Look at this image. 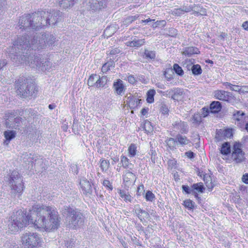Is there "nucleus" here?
I'll list each match as a JSON object with an SVG mask.
<instances>
[{
	"label": "nucleus",
	"instance_id": "32",
	"mask_svg": "<svg viewBox=\"0 0 248 248\" xmlns=\"http://www.w3.org/2000/svg\"><path fill=\"white\" fill-rule=\"evenodd\" d=\"M155 91L154 89L149 90L147 93L146 101L148 103H152L154 102V96Z\"/></svg>",
	"mask_w": 248,
	"mask_h": 248
},
{
	"label": "nucleus",
	"instance_id": "24",
	"mask_svg": "<svg viewBox=\"0 0 248 248\" xmlns=\"http://www.w3.org/2000/svg\"><path fill=\"white\" fill-rule=\"evenodd\" d=\"M123 179L124 182L129 183L136 179L135 175L129 171H125L123 175Z\"/></svg>",
	"mask_w": 248,
	"mask_h": 248
},
{
	"label": "nucleus",
	"instance_id": "37",
	"mask_svg": "<svg viewBox=\"0 0 248 248\" xmlns=\"http://www.w3.org/2000/svg\"><path fill=\"white\" fill-rule=\"evenodd\" d=\"M129 156L131 157H134L136 155L137 146L136 144H131L128 149Z\"/></svg>",
	"mask_w": 248,
	"mask_h": 248
},
{
	"label": "nucleus",
	"instance_id": "8",
	"mask_svg": "<svg viewBox=\"0 0 248 248\" xmlns=\"http://www.w3.org/2000/svg\"><path fill=\"white\" fill-rule=\"evenodd\" d=\"M241 147V144L239 142H235L233 145L232 157L236 163H240L245 159L244 153L243 152Z\"/></svg>",
	"mask_w": 248,
	"mask_h": 248
},
{
	"label": "nucleus",
	"instance_id": "27",
	"mask_svg": "<svg viewBox=\"0 0 248 248\" xmlns=\"http://www.w3.org/2000/svg\"><path fill=\"white\" fill-rule=\"evenodd\" d=\"M187 8V5H184L181 8H175L172 10L171 14L174 16H181V15H183L185 13H187V10L186 9Z\"/></svg>",
	"mask_w": 248,
	"mask_h": 248
},
{
	"label": "nucleus",
	"instance_id": "26",
	"mask_svg": "<svg viewBox=\"0 0 248 248\" xmlns=\"http://www.w3.org/2000/svg\"><path fill=\"white\" fill-rule=\"evenodd\" d=\"M222 108L221 103L219 101H213L210 106V109L212 113H217L220 111Z\"/></svg>",
	"mask_w": 248,
	"mask_h": 248
},
{
	"label": "nucleus",
	"instance_id": "56",
	"mask_svg": "<svg viewBox=\"0 0 248 248\" xmlns=\"http://www.w3.org/2000/svg\"><path fill=\"white\" fill-rule=\"evenodd\" d=\"M141 214H142V221H143V220L147 219L148 218H149L150 217L149 213L145 210L143 211Z\"/></svg>",
	"mask_w": 248,
	"mask_h": 248
},
{
	"label": "nucleus",
	"instance_id": "35",
	"mask_svg": "<svg viewBox=\"0 0 248 248\" xmlns=\"http://www.w3.org/2000/svg\"><path fill=\"white\" fill-rule=\"evenodd\" d=\"M98 76L96 74L91 75L88 80V85L90 87H96V80Z\"/></svg>",
	"mask_w": 248,
	"mask_h": 248
},
{
	"label": "nucleus",
	"instance_id": "16",
	"mask_svg": "<svg viewBox=\"0 0 248 248\" xmlns=\"http://www.w3.org/2000/svg\"><path fill=\"white\" fill-rule=\"evenodd\" d=\"M113 87L118 95H123L125 88L122 80L118 79L116 81H115L113 83Z\"/></svg>",
	"mask_w": 248,
	"mask_h": 248
},
{
	"label": "nucleus",
	"instance_id": "49",
	"mask_svg": "<svg viewBox=\"0 0 248 248\" xmlns=\"http://www.w3.org/2000/svg\"><path fill=\"white\" fill-rule=\"evenodd\" d=\"M182 189L183 191H185L186 194H192L194 189H192V187H189L187 185H183L182 186Z\"/></svg>",
	"mask_w": 248,
	"mask_h": 248
},
{
	"label": "nucleus",
	"instance_id": "43",
	"mask_svg": "<svg viewBox=\"0 0 248 248\" xmlns=\"http://www.w3.org/2000/svg\"><path fill=\"white\" fill-rule=\"evenodd\" d=\"M192 121L193 124L199 125L202 122V116L199 114H195L192 117Z\"/></svg>",
	"mask_w": 248,
	"mask_h": 248
},
{
	"label": "nucleus",
	"instance_id": "46",
	"mask_svg": "<svg viewBox=\"0 0 248 248\" xmlns=\"http://www.w3.org/2000/svg\"><path fill=\"white\" fill-rule=\"evenodd\" d=\"M173 70L179 76H182L184 74L182 68L177 63H175L173 65Z\"/></svg>",
	"mask_w": 248,
	"mask_h": 248
},
{
	"label": "nucleus",
	"instance_id": "4",
	"mask_svg": "<svg viewBox=\"0 0 248 248\" xmlns=\"http://www.w3.org/2000/svg\"><path fill=\"white\" fill-rule=\"evenodd\" d=\"M67 213L66 222L69 228L77 229L84 224V217L79 210L77 209L68 208Z\"/></svg>",
	"mask_w": 248,
	"mask_h": 248
},
{
	"label": "nucleus",
	"instance_id": "31",
	"mask_svg": "<svg viewBox=\"0 0 248 248\" xmlns=\"http://www.w3.org/2000/svg\"><path fill=\"white\" fill-rule=\"evenodd\" d=\"M100 167L103 172H106L108 169L109 166V162L108 160L101 159L99 161Z\"/></svg>",
	"mask_w": 248,
	"mask_h": 248
},
{
	"label": "nucleus",
	"instance_id": "45",
	"mask_svg": "<svg viewBox=\"0 0 248 248\" xmlns=\"http://www.w3.org/2000/svg\"><path fill=\"white\" fill-rule=\"evenodd\" d=\"M143 128L145 131L147 133H150L153 131V126L151 125V122L149 121H146L143 125Z\"/></svg>",
	"mask_w": 248,
	"mask_h": 248
},
{
	"label": "nucleus",
	"instance_id": "25",
	"mask_svg": "<svg viewBox=\"0 0 248 248\" xmlns=\"http://www.w3.org/2000/svg\"><path fill=\"white\" fill-rule=\"evenodd\" d=\"M98 78L96 80V87L97 88H103L105 87L108 82V78L107 76L102 77L98 76Z\"/></svg>",
	"mask_w": 248,
	"mask_h": 248
},
{
	"label": "nucleus",
	"instance_id": "5",
	"mask_svg": "<svg viewBox=\"0 0 248 248\" xmlns=\"http://www.w3.org/2000/svg\"><path fill=\"white\" fill-rule=\"evenodd\" d=\"M9 183L11 187V193L15 196L18 194L21 195L24 188L23 179L18 171L14 170L11 173L9 178Z\"/></svg>",
	"mask_w": 248,
	"mask_h": 248
},
{
	"label": "nucleus",
	"instance_id": "15",
	"mask_svg": "<svg viewBox=\"0 0 248 248\" xmlns=\"http://www.w3.org/2000/svg\"><path fill=\"white\" fill-rule=\"evenodd\" d=\"M80 185L84 194L90 195L92 193V186L89 181L83 179L80 181Z\"/></svg>",
	"mask_w": 248,
	"mask_h": 248
},
{
	"label": "nucleus",
	"instance_id": "52",
	"mask_svg": "<svg viewBox=\"0 0 248 248\" xmlns=\"http://www.w3.org/2000/svg\"><path fill=\"white\" fill-rule=\"evenodd\" d=\"M176 161L174 159H170L168 161V164L169 168L172 169L176 165Z\"/></svg>",
	"mask_w": 248,
	"mask_h": 248
},
{
	"label": "nucleus",
	"instance_id": "48",
	"mask_svg": "<svg viewBox=\"0 0 248 248\" xmlns=\"http://www.w3.org/2000/svg\"><path fill=\"white\" fill-rule=\"evenodd\" d=\"M149 154L151 155V160L153 163H155L156 161V153L153 147H152L150 150Z\"/></svg>",
	"mask_w": 248,
	"mask_h": 248
},
{
	"label": "nucleus",
	"instance_id": "51",
	"mask_svg": "<svg viewBox=\"0 0 248 248\" xmlns=\"http://www.w3.org/2000/svg\"><path fill=\"white\" fill-rule=\"evenodd\" d=\"M103 185L104 186L108 188L110 190H112L113 189V186L110 183V181L108 180H105L103 181Z\"/></svg>",
	"mask_w": 248,
	"mask_h": 248
},
{
	"label": "nucleus",
	"instance_id": "29",
	"mask_svg": "<svg viewBox=\"0 0 248 248\" xmlns=\"http://www.w3.org/2000/svg\"><path fill=\"white\" fill-rule=\"evenodd\" d=\"M220 153L224 155H227L231 153V146L229 142H226L222 145Z\"/></svg>",
	"mask_w": 248,
	"mask_h": 248
},
{
	"label": "nucleus",
	"instance_id": "64",
	"mask_svg": "<svg viewBox=\"0 0 248 248\" xmlns=\"http://www.w3.org/2000/svg\"><path fill=\"white\" fill-rule=\"evenodd\" d=\"M242 27L245 29V30H248V21H245L242 24Z\"/></svg>",
	"mask_w": 248,
	"mask_h": 248
},
{
	"label": "nucleus",
	"instance_id": "41",
	"mask_svg": "<svg viewBox=\"0 0 248 248\" xmlns=\"http://www.w3.org/2000/svg\"><path fill=\"white\" fill-rule=\"evenodd\" d=\"M60 5L64 4L63 6L68 7L72 6L74 4L75 0H59Z\"/></svg>",
	"mask_w": 248,
	"mask_h": 248
},
{
	"label": "nucleus",
	"instance_id": "30",
	"mask_svg": "<svg viewBox=\"0 0 248 248\" xmlns=\"http://www.w3.org/2000/svg\"><path fill=\"white\" fill-rule=\"evenodd\" d=\"M23 161L26 164H30V163L32 166V164L34 163V159L31 156V154H28L25 153L23 154L22 156Z\"/></svg>",
	"mask_w": 248,
	"mask_h": 248
},
{
	"label": "nucleus",
	"instance_id": "3",
	"mask_svg": "<svg viewBox=\"0 0 248 248\" xmlns=\"http://www.w3.org/2000/svg\"><path fill=\"white\" fill-rule=\"evenodd\" d=\"M16 84L17 94L23 98L33 96L37 91L34 84L31 79L25 77H20L16 81Z\"/></svg>",
	"mask_w": 248,
	"mask_h": 248
},
{
	"label": "nucleus",
	"instance_id": "21",
	"mask_svg": "<svg viewBox=\"0 0 248 248\" xmlns=\"http://www.w3.org/2000/svg\"><path fill=\"white\" fill-rule=\"evenodd\" d=\"M16 133L14 130H7L4 132V136L6 140L4 142V144L8 145L10 140L15 138Z\"/></svg>",
	"mask_w": 248,
	"mask_h": 248
},
{
	"label": "nucleus",
	"instance_id": "22",
	"mask_svg": "<svg viewBox=\"0 0 248 248\" xmlns=\"http://www.w3.org/2000/svg\"><path fill=\"white\" fill-rule=\"evenodd\" d=\"M118 193L122 199L124 200L126 202H131L133 198L129 194L128 192L125 190L119 189L118 191Z\"/></svg>",
	"mask_w": 248,
	"mask_h": 248
},
{
	"label": "nucleus",
	"instance_id": "6",
	"mask_svg": "<svg viewBox=\"0 0 248 248\" xmlns=\"http://www.w3.org/2000/svg\"><path fill=\"white\" fill-rule=\"evenodd\" d=\"M22 244L28 248H36L42 243V238L36 232H26L21 237Z\"/></svg>",
	"mask_w": 248,
	"mask_h": 248
},
{
	"label": "nucleus",
	"instance_id": "2",
	"mask_svg": "<svg viewBox=\"0 0 248 248\" xmlns=\"http://www.w3.org/2000/svg\"><path fill=\"white\" fill-rule=\"evenodd\" d=\"M30 212L26 215L20 210L14 213L8 224L9 231L18 232L29 224H33L37 228L46 231L57 229L60 226L61 218L54 207L36 204L32 207Z\"/></svg>",
	"mask_w": 248,
	"mask_h": 248
},
{
	"label": "nucleus",
	"instance_id": "63",
	"mask_svg": "<svg viewBox=\"0 0 248 248\" xmlns=\"http://www.w3.org/2000/svg\"><path fill=\"white\" fill-rule=\"evenodd\" d=\"M7 64V61L5 60H0V70Z\"/></svg>",
	"mask_w": 248,
	"mask_h": 248
},
{
	"label": "nucleus",
	"instance_id": "47",
	"mask_svg": "<svg viewBox=\"0 0 248 248\" xmlns=\"http://www.w3.org/2000/svg\"><path fill=\"white\" fill-rule=\"evenodd\" d=\"M160 110L162 114L164 115L168 114L169 111L168 106L164 103L161 104Z\"/></svg>",
	"mask_w": 248,
	"mask_h": 248
},
{
	"label": "nucleus",
	"instance_id": "7",
	"mask_svg": "<svg viewBox=\"0 0 248 248\" xmlns=\"http://www.w3.org/2000/svg\"><path fill=\"white\" fill-rule=\"evenodd\" d=\"M5 125L7 128L17 129L20 125L21 118L16 116L13 111L5 114Z\"/></svg>",
	"mask_w": 248,
	"mask_h": 248
},
{
	"label": "nucleus",
	"instance_id": "42",
	"mask_svg": "<svg viewBox=\"0 0 248 248\" xmlns=\"http://www.w3.org/2000/svg\"><path fill=\"white\" fill-rule=\"evenodd\" d=\"M167 144L169 146V147L170 149H173L176 146V145L177 144V140L173 138H169L167 140Z\"/></svg>",
	"mask_w": 248,
	"mask_h": 248
},
{
	"label": "nucleus",
	"instance_id": "17",
	"mask_svg": "<svg viewBox=\"0 0 248 248\" xmlns=\"http://www.w3.org/2000/svg\"><path fill=\"white\" fill-rule=\"evenodd\" d=\"M127 99L126 102L129 107L131 108H135L138 107L140 102L141 101V99H139L136 98V97L130 94L129 96H126Z\"/></svg>",
	"mask_w": 248,
	"mask_h": 248
},
{
	"label": "nucleus",
	"instance_id": "38",
	"mask_svg": "<svg viewBox=\"0 0 248 248\" xmlns=\"http://www.w3.org/2000/svg\"><path fill=\"white\" fill-rule=\"evenodd\" d=\"M114 66L113 61H110L105 63L102 67L101 71L103 73H106L110 70V67Z\"/></svg>",
	"mask_w": 248,
	"mask_h": 248
},
{
	"label": "nucleus",
	"instance_id": "62",
	"mask_svg": "<svg viewBox=\"0 0 248 248\" xmlns=\"http://www.w3.org/2000/svg\"><path fill=\"white\" fill-rule=\"evenodd\" d=\"M174 93H176L178 96L182 95L183 92L180 89H174Z\"/></svg>",
	"mask_w": 248,
	"mask_h": 248
},
{
	"label": "nucleus",
	"instance_id": "19",
	"mask_svg": "<svg viewBox=\"0 0 248 248\" xmlns=\"http://www.w3.org/2000/svg\"><path fill=\"white\" fill-rule=\"evenodd\" d=\"M120 164L124 169L132 170L134 167V165L130 162L129 159L123 155L121 156Z\"/></svg>",
	"mask_w": 248,
	"mask_h": 248
},
{
	"label": "nucleus",
	"instance_id": "14",
	"mask_svg": "<svg viewBox=\"0 0 248 248\" xmlns=\"http://www.w3.org/2000/svg\"><path fill=\"white\" fill-rule=\"evenodd\" d=\"M93 10L101 9L105 5V0H85Z\"/></svg>",
	"mask_w": 248,
	"mask_h": 248
},
{
	"label": "nucleus",
	"instance_id": "54",
	"mask_svg": "<svg viewBox=\"0 0 248 248\" xmlns=\"http://www.w3.org/2000/svg\"><path fill=\"white\" fill-rule=\"evenodd\" d=\"M109 52V54L112 56L119 54L120 52V50L118 48H112Z\"/></svg>",
	"mask_w": 248,
	"mask_h": 248
},
{
	"label": "nucleus",
	"instance_id": "23",
	"mask_svg": "<svg viewBox=\"0 0 248 248\" xmlns=\"http://www.w3.org/2000/svg\"><path fill=\"white\" fill-rule=\"evenodd\" d=\"M145 43L144 39H134L131 41H128L126 43V46L130 47H139Z\"/></svg>",
	"mask_w": 248,
	"mask_h": 248
},
{
	"label": "nucleus",
	"instance_id": "61",
	"mask_svg": "<svg viewBox=\"0 0 248 248\" xmlns=\"http://www.w3.org/2000/svg\"><path fill=\"white\" fill-rule=\"evenodd\" d=\"M202 110H203L202 114V117H205L206 116H207L208 115L209 110H208V108H202Z\"/></svg>",
	"mask_w": 248,
	"mask_h": 248
},
{
	"label": "nucleus",
	"instance_id": "57",
	"mask_svg": "<svg viewBox=\"0 0 248 248\" xmlns=\"http://www.w3.org/2000/svg\"><path fill=\"white\" fill-rule=\"evenodd\" d=\"M127 80L130 84H134L136 82L135 78L132 75L129 76L127 77Z\"/></svg>",
	"mask_w": 248,
	"mask_h": 248
},
{
	"label": "nucleus",
	"instance_id": "12",
	"mask_svg": "<svg viewBox=\"0 0 248 248\" xmlns=\"http://www.w3.org/2000/svg\"><path fill=\"white\" fill-rule=\"evenodd\" d=\"M214 96L217 99L228 101L232 97V94L224 90H217L214 92Z\"/></svg>",
	"mask_w": 248,
	"mask_h": 248
},
{
	"label": "nucleus",
	"instance_id": "53",
	"mask_svg": "<svg viewBox=\"0 0 248 248\" xmlns=\"http://www.w3.org/2000/svg\"><path fill=\"white\" fill-rule=\"evenodd\" d=\"M143 210L141 209L140 205L137 204L134 206V212L135 214L140 213L141 214Z\"/></svg>",
	"mask_w": 248,
	"mask_h": 248
},
{
	"label": "nucleus",
	"instance_id": "9",
	"mask_svg": "<svg viewBox=\"0 0 248 248\" xmlns=\"http://www.w3.org/2000/svg\"><path fill=\"white\" fill-rule=\"evenodd\" d=\"M187 8L186 9L187 10V12H190L192 11L193 12V14L197 16H205L206 14V9L202 6L200 4H187Z\"/></svg>",
	"mask_w": 248,
	"mask_h": 248
},
{
	"label": "nucleus",
	"instance_id": "55",
	"mask_svg": "<svg viewBox=\"0 0 248 248\" xmlns=\"http://www.w3.org/2000/svg\"><path fill=\"white\" fill-rule=\"evenodd\" d=\"M229 89L231 91H233L235 92H238L240 90V88L239 86L233 85L232 84H231V85H230Z\"/></svg>",
	"mask_w": 248,
	"mask_h": 248
},
{
	"label": "nucleus",
	"instance_id": "1",
	"mask_svg": "<svg viewBox=\"0 0 248 248\" xmlns=\"http://www.w3.org/2000/svg\"><path fill=\"white\" fill-rule=\"evenodd\" d=\"M59 11H39L31 15L21 17L18 26L20 29L27 30V36L18 37L12 47L7 49L9 57L16 64H25L31 68H39L44 71L47 69L48 61L35 55L33 51L45 48L52 45L55 38L52 34H39L35 31L48 25H55L61 20Z\"/></svg>",
	"mask_w": 248,
	"mask_h": 248
},
{
	"label": "nucleus",
	"instance_id": "50",
	"mask_svg": "<svg viewBox=\"0 0 248 248\" xmlns=\"http://www.w3.org/2000/svg\"><path fill=\"white\" fill-rule=\"evenodd\" d=\"M193 65L191 60L186 61L184 63V66L186 67L188 70H191L192 66Z\"/></svg>",
	"mask_w": 248,
	"mask_h": 248
},
{
	"label": "nucleus",
	"instance_id": "10",
	"mask_svg": "<svg viewBox=\"0 0 248 248\" xmlns=\"http://www.w3.org/2000/svg\"><path fill=\"white\" fill-rule=\"evenodd\" d=\"M232 119L235 121V124L241 127L244 125L248 118L245 113L242 110H237L233 113Z\"/></svg>",
	"mask_w": 248,
	"mask_h": 248
},
{
	"label": "nucleus",
	"instance_id": "34",
	"mask_svg": "<svg viewBox=\"0 0 248 248\" xmlns=\"http://www.w3.org/2000/svg\"><path fill=\"white\" fill-rule=\"evenodd\" d=\"M192 188L195 191H198L202 193L204 192V190L205 189L203 184L201 182L194 184L192 185Z\"/></svg>",
	"mask_w": 248,
	"mask_h": 248
},
{
	"label": "nucleus",
	"instance_id": "58",
	"mask_svg": "<svg viewBox=\"0 0 248 248\" xmlns=\"http://www.w3.org/2000/svg\"><path fill=\"white\" fill-rule=\"evenodd\" d=\"M185 155L189 158H193L195 156V154L191 151H188L185 153Z\"/></svg>",
	"mask_w": 248,
	"mask_h": 248
},
{
	"label": "nucleus",
	"instance_id": "59",
	"mask_svg": "<svg viewBox=\"0 0 248 248\" xmlns=\"http://www.w3.org/2000/svg\"><path fill=\"white\" fill-rule=\"evenodd\" d=\"M177 34V31L173 28L169 30V35L171 36H175Z\"/></svg>",
	"mask_w": 248,
	"mask_h": 248
},
{
	"label": "nucleus",
	"instance_id": "39",
	"mask_svg": "<svg viewBox=\"0 0 248 248\" xmlns=\"http://www.w3.org/2000/svg\"><path fill=\"white\" fill-rule=\"evenodd\" d=\"M192 73L194 75H199L202 73V69L199 64H194L192 66Z\"/></svg>",
	"mask_w": 248,
	"mask_h": 248
},
{
	"label": "nucleus",
	"instance_id": "13",
	"mask_svg": "<svg viewBox=\"0 0 248 248\" xmlns=\"http://www.w3.org/2000/svg\"><path fill=\"white\" fill-rule=\"evenodd\" d=\"M172 124L174 129L180 130L182 133H186L188 132V125L186 122L177 119Z\"/></svg>",
	"mask_w": 248,
	"mask_h": 248
},
{
	"label": "nucleus",
	"instance_id": "36",
	"mask_svg": "<svg viewBox=\"0 0 248 248\" xmlns=\"http://www.w3.org/2000/svg\"><path fill=\"white\" fill-rule=\"evenodd\" d=\"M183 205L188 209L193 210L195 208V203L190 199H187L184 201Z\"/></svg>",
	"mask_w": 248,
	"mask_h": 248
},
{
	"label": "nucleus",
	"instance_id": "33",
	"mask_svg": "<svg viewBox=\"0 0 248 248\" xmlns=\"http://www.w3.org/2000/svg\"><path fill=\"white\" fill-rule=\"evenodd\" d=\"M203 181L208 188L212 190L214 187V185L212 183V180L210 176L207 174L204 175Z\"/></svg>",
	"mask_w": 248,
	"mask_h": 248
},
{
	"label": "nucleus",
	"instance_id": "40",
	"mask_svg": "<svg viewBox=\"0 0 248 248\" xmlns=\"http://www.w3.org/2000/svg\"><path fill=\"white\" fill-rule=\"evenodd\" d=\"M144 56L147 59L153 60L155 58V52L154 51L145 50Z\"/></svg>",
	"mask_w": 248,
	"mask_h": 248
},
{
	"label": "nucleus",
	"instance_id": "60",
	"mask_svg": "<svg viewBox=\"0 0 248 248\" xmlns=\"http://www.w3.org/2000/svg\"><path fill=\"white\" fill-rule=\"evenodd\" d=\"M242 180L244 183L248 184V173H245L243 175Z\"/></svg>",
	"mask_w": 248,
	"mask_h": 248
},
{
	"label": "nucleus",
	"instance_id": "18",
	"mask_svg": "<svg viewBox=\"0 0 248 248\" xmlns=\"http://www.w3.org/2000/svg\"><path fill=\"white\" fill-rule=\"evenodd\" d=\"M176 140H177V144L181 146L187 145L190 142V140L186 136L179 134L176 135Z\"/></svg>",
	"mask_w": 248,
	"mask_h": 248
},
{
	"label": "nucleus",
	"instance_id": "20",
	"mask_svg": "<svg viewBox=\"0 0 248 248\" xmlns=\"http://www.w3.org/2000/svg\"><path fill=\"white\" fill-rule=\"evenodd\" d=\"M200 52L197 47L188 46L184 48L183 54L187 57H190L193 54H198Z\"/></svg>",
	"mask_w": 248,
	"mask_h": 248
},
{
	"label": "nucleus",
	"instance_id": "28",
	"mask_svg": "<svg viewBox=\"0 0 248 248\" xmlns=\"http://www.w3.org/2000/svg\"><path fill=\"white\" fill-rule=\"evenodd\" d=\"M139 17V15H136L135 16H130L125 18L123 21V24L124 25L128 26L129 24L132 23L133 21L138 19Z\"/></svg>",
	"mask_w": 248,
	"mask_h": 248
},
{
	"label": "nucleus",
	"instance_id": "44",
	"mask_svg": "<svg viewBox=\"0 0 248 248\" xmlns=\"http://www.w3.org/2000/svg\"><path fill=\"white\" fill-rule=\"evenodd\" d=\"M145 198L147 201L153 202L155 199V195L150 190L146 192Z\"/></svg>",
	"mask_w": 248,
	"mask_h": 248
},
{
	"label": "nucleus",
	"instance_id": "11",
	"mask_svg": "<svg viewBox=\"0 0 248 248\" xmlns=\"http://www.w3.org/2000/svg\"><path fill=\"white\" fill-rule=\"evenodd\" d=\"M232 136V131L231 129H219L217 131L216 139L217 141H221L226 139L230 138Z\"/></svg>",
	"mask_w": 248,
	"mask_h": 248
}]
</instances>
